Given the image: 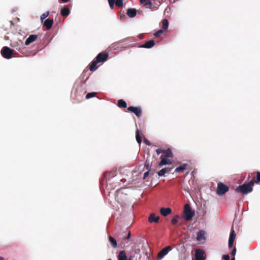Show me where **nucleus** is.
Here are the masks:
<instances>
[{
	"mask_svg": "<svg viewBox=\"0 0 260 260\" xmlns=\"http://www.w3.org/2000/svg\"><path fill=\"white\" fill-rule=\"evenodd\" d=\"M253 185V180H251L248 183L243 184L237 187L236 189V191L238 192L242 193L243 194H246L252 191L253 189L252 186Z\"/></svg>",
	"mask_w": 260,
	"mask_h": 260,
	"instance_id": "1",
	"label": "nucleus"
},
{
	"mask_svg": "<svg viewBox=\"0 0 260 260\" xmlns=\"http://www.w3.org/2000/svg\"><path fill=\"white\" fill-rule=\"evenodd\" d=\"M194 215V211L192 210L190 205L186 204L184 205L183 210V218L186 221H189L192 219Z\"/></svg>",
	"mask_w": 260,
	"mask_h": 260,
	"instance_id": "2",
	"label": "nucleus"
},
{
	"mask_svg": "<svg viewBox=\"0 0 260 260\" xmlns=\"http://www.w3.org/2000/svg\"><path fill=\"white\" fill-rule=\"evenodd\" d=\"M229 190V187L226 185L222 182H219L217 184V187L216 189V193L219 196L224 194L226 192Z\"/></svg>",
	"mask_w": 260,
	"mask_h": 260,
	"instance_id": "3",
	"label": "nucleus"
},
{
	"mask_svg": "<svg viewBox=\"0 0 260 260\" xmlns=\"http://www.w3.org/2000/svg\"><path fill=\"white\" fill-rule=\"evenodd\" d=\"M14 50L10 48L5 46L2 48L1 53L2 55L6 59H10L12 57Z\"/></svg>",
	"mask_w": 260,
	"mask_h": 260,
	"instance_id": "4",
	"label": "nucleus"
},
{
	"mask_svg": "<svg viewBox=\"0 0 260 260\" xmlns=\"http://www.w3.org/2000/svg\"><path fill=\"white\" fill-rule=\"evenodd\" d=\"M206 255L205 251L202 249H198L195 251V258L196 260H205Z\"/></svg>",
	"mask_w": 260,
	"mask_h": 260,
	"instance_id": "5",
	"label": "nucleus"
},
{
	"mask_svg": "<svg viewBox=\"0 0 260 260\" xmlns=\"http://www.w3.org/2000/svg\"><path fill=\"white\" fill-rule=\"evenodd\" d=\"M109 54L105 51L100 53L96 57V60L99 62H104L106 61L108 57Z\"/></svg>",
	"mask_w": 260,
	"mask_h": 260,
	"instance_id": "6",
	"label": "nucleus"
},
{
	"mask_svg": "<svg viewBox=\"0 0 260 260\" xmlns=\"http://www.w3.org/2000/svg\"><path fill=\"white\" fill-rule=\"evenodd\" d=\"M126 196L125 194L117 192L115 196V199L117 202L121 206L124 204Z\"/></svg>",
	"mask_w": 260,
	"mask_h": 260,
	"instance_id": "7",
	"label": "nucleus"
},
{
	"mask_svg": "<svg viewBox=\"0 0 260 260\" xmlns=\"http://www.w3.org/2000/svg\"><path fill=\"white\" fill-rule=\"evenodd\" d=\"M172 250L170 246H168L161 250L157 254V260L162 259L166 255L168 254L169 251Z\"/></svg>",
	"mask_w": 260,
	"mask_h": 260,
	"instance_id": "8",
	"label": "nucleus"
},
{
	"mask_svg": "<svg viewBox=\"0 0 260 260\" xmlns=\"http://www.w3.org/2000/svg\"><path fill=\"white\" fill-rule=\"evenodd\" d=\"M127 110L134 113L137 117H140L142 114V110L140 107L130 106L127 108Z\"/></svg>",
	"mask_w": 260,
	"mask_h": 260,
	"instance_id": "9",
	"label": "nucleus"
},
{
	"mask_svg": "<svg viewBox=\"0 0 260 260\" xmlns=\"http://www.w3.org/2000/svg\"><path fill=\"white\" fill-rule=\"evenodd\" d=\"M160 158H161V160L158 164L159 167H162L164 165H170L172 164L171 160L169 159V158L165 157L162 156H161Z\"/></svg>",
	"mask_w": 260,
	"mask_h": 260,
	"instance_id": "10",
	"label": "nucleus"
},
{
	"mask_svg": "<svg viewBox=\"0 0 260 260\" xmlns=\"http://www.w3.org/2000/svg\"><path fill=\"white\" fill-rule=\"evenodd\" d=\"M159 219L160 217L158 216H156L154 213H151L148 218V221L150 223H158L159 221Z\"/></svg>",
	"mask_w": 260,
	"mask_h": 260,
	"instance_id": "11",
	"label": "nucleus"
},
{
	"mask_svg": "<svg viewBox=\"0 0 260 260\" xmlns=\"http://www.w3.org/2000/svg\"><path fill=\"white\" fill-rule=\"evenodd\" d=\"M172 211V209L170 208H161L160 209V214L165 217L171 214Z\"/></svg>",
	"mask_w": 260,
	"mask_h": 260,
	"instance_id": "12",
	"label": "nucleus"
},
{
	"mask_svg": "<svg viewBox=\"0 0 260 260\" xmlns=\"http://www.w3.org/2000/svg\"><path fill=\"white\" fill-rule=\"evenodd\" d=\"M38 38V36L36 35H31L29 36V37L26 40L25 42V44L26 45H28L30 43L35 42Z\"/></svg>",
	"mask_w": 260,
	"mask_h": 260,
	"instance_id": "13",
	"label": "nucleus"
},
{
	"mask_svg": "<svg viewBox=\"0 0 260 260\" xmlns=\"http://www.w3.org/2000/svg\"><path fill=\"white\" fill-rule=\"evenodd\" d=\"M53 24V20L50 19H46L43 22L44 26L46 27L47 30L50 29L52 27Z\"/></svg>",
	"mask_w": 260,
	"mask_h": 260,
	"instance_id": "14",
	"label": "nucleus"
},
{
	"mask_svg": "<svg viewBox=\"0 0 260 260\" xmlns=\"http://www.w3.org/2000/svg\"><path fill=\"white\" fill-rule=\"evenodd\" d=\"M155 45V42L153 40H150L146 42L145 44L140 46L141 48H151Z\"/></svg>",
	"mask_w": 260,
	"mask_h": 260,
	"instance_id": "15",
	"label": "nucleus"
},
{
	"mask_svg": "<svg viewBox=\"0 0 260 260\" xmlns=\"http://www.w3.org/2000/svg\"><path fill=\"white\" fill-rule=\"evenodd\" d=\"M205 239V232L203 230H200L197 233V240L198 241H201Z\"/></svg>",
	"mask_w": 260,
	"mask_h": 260,
	"instance_id": "16",
	"label": "nucleus"
},
{
	"mask_svg": "<svg viewBox=\"0 0 260 260\" xmlns=\"http://www.w3.org/2000/svg\"><path fill=\"white\" fill-rule=\"evenodd\" d=\"M137 10L134 8H129L127 10V15L129 17L133 18L136 16Z\"/></svg>",
	"mask_w": 260,
	"mask_h": 260,
	"instance_id": "17",
	"label": "nucleus"
},
{
	"mask_svg": "<svg viewBox=\"0 0 260 260\" xmlns=\"http://www.w3.org/2000/svg\"><path fill=\"white\" fill-rule=\"evenodd\" d=\"M127 257L124 250L120 251L118 255V260H127Z\"/></svg>",
	"mask_w": 260,
	"mask_h": 260,
	"instance_id": "18",
	"label": "nucleus"
},
{
	"mask_svg": "<svg viewBox=\"0 0 260 260\" xmlns=\"http://www.w3.org/2000/svg\"><path fill=\"white\" fill-rule=\"evenodd\" d=\"M70 13V9L67 7H65L61 10V15L64 17H67Z\"/></svg>",
	"mask_w": 260,
	"mask_h": 260,
	"instance_id": "19",
	"label": "nucleus"
},
{
	"mask_svg": "<svg viewBox=\"0 0 260 260\" xmlns=\"http://www.w3.org/2000/svg\"><path fill=\"white\" fill-rule=\"evenodd\" d=\"M98 63L99 62L96 60L92 61L89 65V70L91 71H94L96 70L98 68V66H97Z\"/></svg>",
	"mask_w": 260,
	"mask_h": 260,
	"instance_id": "20",
	"label": "nucleus"
},
{
	"mask_svg": "<svg viewBox=\"0 0 260 260\" xmlns=\"http://www.w3.org/2000/svg\"><path fill=\"white\" fill-rule=\"evenodd\" d=\"M187 169V165L185 164H183L180 166L177 167L175 170V172L176 173H181L184 170H185Z\"/></svg>",
	"mask_w": 260,
	"mask_h": 260,
	"instance_id": "21",
	"label": "nucleus"
},
{
	"mask_svg": "<svg viewBox=\"0 0 260 260\" xmlns=\"http://www.w3.org/2000/svg\"><path fill=\"white\" fill-rule=\"evenodd\" d=\"M117 106L119 107V108H126L127 107V104L125 102V101H124L123 100H119L118 101V102H117Z\"/></svg>",
	"mask_w": 260,
	"mask_h": 260,
	"instance_id": "22",
	"label": "nucleus"
},
{
	"mask_svg": "<svg viewBox=\"0 0 260 260\" xmlns=\"http://www.w3.org/2000/svg\"><path fill=\"white\" fill-rule=\"evenodd\" d=\"M163 153L165 154V157L169 158L173 157V153L170 149L164 150Z\"/></svg>",
	"mask_w": 260,
	"mask_h": 260,
	"instance_id": "23",
	"label": "nucleus"
},
{
	"mask_svg": "<svg viewBox=\"0 0 260 260\" xmlns=\"http://www.w3.org/2000/svg\"><path fill=\"white\" fill-rule=\"evenodd\" d=\"M136 140H137V142L139 144H141L142 140H141V138L140 134V131L139 129H137V131H136Z\"/></svg>",
	"mask_w": 260,
	"mask_h": 260,
	"instance_id": "24",
	"label": "nucleus"
},
{
	"mask_svg": "<svg viewBox=\"0 0 260 260\" xmlns=\"http://www.w3.org/2000/svg\"><path fill=\"white\" fill-rule=\"evenodd\" d=\"M169 26V21L167 19H165L162 21V27L164 29L168 28Z\"/></svg>",
	"mask_w": 260,
	"mask_h": 260,
	"instance_id": "25",
	"label": "nucleus"
},
{
	"mask_svg": "<svg viewBox=\"0 0 260 260\" xmlns=\"http://www.w3.org/2000/svg\"><path fill=\"white\" fill-rule=\"evenodd\" d=\"M151 167L152 162H150L148 159H147L145 164V167L148 171H150Z\"/></svg>",
	"mask_w": 260,
	"mask_h": 260,
	"instance_id": "26",
	"label": "nucleus"
},
{
	"mask_svg": "<svg viewBox=\"0 0 260 260\" xmlns=\"http://www.w3.org/2000/svg\"><path fill=\"white\" fill-rule=\"evenodd\" d=\"M109 240L113 247H115L117 246L116 241L113 237L110 236L109 238Z\"/></svg>",
	"mask_w": 260,
	"mask_h": 260,
	"instance_id": "27",
	"label": "nucleus"
},
{
	"mask_svg": "<svg viewBox=\"0 0 260 260\" xmlns=\"http://www.w3.org/2000/svg\"><path fill=\"white\" fill-rule=\"evenodd\" d=\"M254 181V183H258L260 182V172H256V176L255 178H254V180H253Z\"/></svg>",
	"mask_w": 260,
	"mask_h": 260,
	"instance_id": "28",
	"label": "nucleus"
},
{
	"mask_svg": "<svg viewBox=\"0 0 260 260\" xmlns=\"http://www.w3.org/2000/svg\"><path fill=\"white\" fill-rule=\"evenodd\" d=\"M235 238H236L235 232L234 230H232L230 233L229 239L232 240H235Z\"/></svg>",
	"mask_w": 260,
	"mask_h": 260,
	"instance_id": "29",
	"label": "nucleus"
},
{
	"mask_svg": "<svg viewBox=\"0 0 260 260\" xmlns=\"http://www.w3.org/2000/svg\"><path fill=\"white\" fill-rule=\"evenodd\" d=\"M179 216L178 215L175 216L171 220V223L173 225H175L178 221Z\"/></svg>",
	"mask_w": 260,
	"mask_h": 260,
	"instance_id": "30",
	"label": "nucleus"
},
{
	"mask_svg": "<svg viewBox=\"0 0 260 260\" xmlns=\"http://www.w3.org/2000/svg\"><path fill=\"white\" fill-rule=\"evenodd\" d=\"M49 15V12H46L44 13H43L41 16V21L42 22H43V21L44 20L47 18Z\"/></svg>",
	"mask_w": 260,
	"mask_h": 260,
	"instance_id": "31",
	"label": "nucleus"
},
{
	"mask_svg": "<svg viewBox=\"0 0 260 260\" xmlns=\"http://www.w3.org/2000/svg\"><path fill=\"white\" fill-rule=\"evenodd\" d=\"M96 94V92H89L86 95V98L89 99L91 98L94 97Z\"/></svg>",
	"mask_w": 260,
	"mask_h": 260,
	"instance_id": "32",
	"label": "nucleus"
},
{
	"mask_svg": "<svg viewBox=\"0 0 260 260\" xmlns=\"http://www.w3.org/2000/svg\"><path fill=\"white\" fill-rule=\"evenodd\" d=\"M115 5L118 7H121L123 6V0H116Z\"/></svg>",
	"mask_w": 260,
	"mask_h": 260,
	"instance_id": "33",
	"label": "nucleus"
},
{
	"mask_svg": "<svg viewBox=\"0 0 260 260\" xmlns=\"http://www.w3.org/2000/svg\"><path fill=\"white\" fill-rule=\"evenodd\" d=\"M164 32V30L162 29H160L156 32L154 35L155 37L158 38Z\"/></svg>",
	"mask_w": 260,
	"mask_h": 260,
	"instance_id": "34",
	"label": "nucleus"
},
{
	"mask_svg": "<svg viewBox=\"0 0 260 260\" xmlns=\"http://www.w3.org/2000/svg\"><path fill=\"white\" fill-rule=\"evenodd\" d=\"M110 7L111 9L114 8V4H115V0H108Z\"/></svg>",
	"mask_w": 260,
	"mask_h": 260,
	"instance_id": "35",
	"label": "nucleus"
},
{
	"mask_svg": "<svg viewBox=\"0 0 260 260\" xmlns=\"http://www.w3.org/2000/svg\"><path fill=\"white\" fill-rule=\"evenodd\" d=\"M158 175L159 176H162L166 174L165 170L162 169L158 172Z\"/></svg>",
	"mask_w": 260,
	"mask_h": 260,
	"instance_id": "36",
	"label": "nucleus"
},
{
	"mask_svg": "<svg viewBox=\"0 0 260 260\" xmlns=\"http://www.w3.org/2000/svg\"><path fill=\"white\" fill-rule=\"evenodd\" d=\"M234 242V240L229 239L228 246H229V248H231L233 246Z\"/></svg>",
	"mask_w": 260,
	"mask_h": 260,
	"instance_id": "37",
	"label": "nucleus"
},
{
	"mask_svg": "<svg viewBox=\"0 0 260 260\" xmlns=\"http://www.w3.org/2000/svg\"><path fill=\"white\" fill-rule=\"evenodd\" d=\"M236 253V247H234V249H233L232 251L231 252V254L233 257H235Z\"/></svg>",
	"mask_w": 260,
	"mask_h": 260,
	"instance_id": "38",
	"label": "nucleus"
},
{
	"mask_svg": "<svg viewBox=\"0 0 260 260\" xmlns=\"http://www.w3.org/2000/svg\"><path fill=\"white\" fill-rule=\"evenodd\" d=\"M164 150H162L161 149H157L156 150V152L157 155H159L160 153H163Z\"/></svg>",
	"mask_w": 260,
	"mask_h": 260,
	"instance_id": "39",
	"label": "nucleus"
},
{
	"mask_svg": "<svg viewBox=\"0 0 260 260\" xmlns=\"http://www.w3.org/2000/svg\"><path fill=\"white\" fill-rule=\"evenodd\" d=\"M223 258L224 260H230V256H229V255H228V254L223 255Z\"/></svg>",
	"mask_w": 260,
	"mask_h": 260,
	"instance_id": "40",
	"label": "nucleus"
},
{
	"mask_svg": "<svg viewBox=\"0 0 260 260\" xmlns=\"http://www.w3.org/2000/svg\"><path fill=\"white\" fill-rule=\"evenodd\" d=\"M172 169H173L172 168H169V167L164 168V169L165 170L166 173H169Z\"/></svg>",
	"mask_w": 260,
	"mask_h": 260,
	"instance_id": "41",
	"label": "nucleus"
},
{
	"mask_svg": "<svg viewBox=\"0 0 260 260\" xmlns=\"http://www.w3.org/2000/svg\"><path fill=\"white\" fill-rule=\"evenodd\" d=\"M149 171H148L147 172H146L144 174V176H143V179H145L149 175Z\"/></svg>",
	"mask_w": 260,
	"mask_h": 260,
	"instance_id": "42",
	"label": "nucleus"
},
{
	"mask_svg": "<svg viewBox=\"0 0 260 260\" xmlns=\"http://www.w3.org/2000/svg\"><path fill=\"white\" fill-rule=\"evenodd\" d=\"M145 6H150L151 5V2L150 1H146L144 4Z\"/></svg>",
	"mask_w": 260,
	"mask_h": 260,
	"instance_id": "43",
	"label": "nucleus"
},
{
	"mask_svg": "<svg viewBox=\"0 0 260 260\" xmlns=\"http://www.w3.org/2000/svg\"><path fill=\"white\" fill-rule=\"evenodd\" d=\"M144 142L145 143V144L148 146H150L151 145V143L149 141H148V140L145 139H144Z\"/></svg>",
	"mask_w": 260,
	"mask_h": 260,
	"instance_id": "44",
	"label": "nucleus"
},
{
	"mask_svg": "<svg viewBox=\"0 0 260 260\" xmlns=\"http://www.w3.org/2000/svg\"><path fill=\"white\" fill-rule=\"evenodd\" d=\"M130 237H131V232H129L128 234H127V236L126 239H129L130 238Z\"/></svg>",
	"mask_w": 260,
	"mask_h": 260,
	"instance_id": "45",
	"label": "nucleus"
},
{
	"mask_svg": "<svg viewBox=\"0 0 260 260\" xmlns=\"http://www.w3.org/2000/svg\"><path fill=\"white\" fill-rule=\"evenodd\" d=\"M140 2L142 3V4H144L145 3V2L146 1V0H140Z\"/></svg>",
	"mask_w": 260,
	"mask_h": 260,
	"instance_id": "46",
	"label": "nucleus"
},
{
	"mask_svg": "<svg viewBox=\"0 0 260 260\" xmlns=\"http://www.w3.org/2000/svg\"><path fill=\"white\" fill-rule=\"evenodd\" d=\"M63 3H67L69 1V0H60Z\"/></svg>",
	"mask_w": 260,
	"mask_h": 260,
	"instance_id": "47",
	"label": "nucleus"
},
{
	"mask_svg": "<svg viewBox=\"0 0 260 260\" xmlns=\"http://www.w3.org/2000/svg\"><path fill=\"white\" fill-rule=\"evenodd\" d=\"M0 260H5V259L4 257L0 256Z\"/></svg>",
	"mask_w": 260,
	"mask_h": 260,
	"instance_id": "48",
	"label": "nucleus"
},
{
	"mask_svg": "<svg viewBox=\"0 0 260 260\" xmlns=\"http://www.w3.org/2000/svg\"><path fill=\"white\" fill-rule=\"evenodd\" d=\"M127 260H133V258H132V257L131 256V257H129L127 259Z\"/></svg>",
	"mask_w": 260,
	"mask_h": 260,
	"instance_id": "49",
	"label": "nucleus"
},
{
	"mask_svg": "<svg viewBox=\"0 0 260 260\" xmlns=\"http://www.w3.org/2000/svg\"><path fill=\"white\" fill-rule=\"evenodd\" d=\"M231 260H235V257H233V258H232V259H231Z\"/></svg>",
	"mask_w": 260,
	"mask_h": 260,
	"instance_id": "50",
	"label": "nucleus"
},
{
	"mask_svg": "<svg viewBox=\"0 0 260 260\" xmlns=\"http://www.w3.org/2000/svg\"><path fill=\"white\" fill-rule=\"evenodd\" d=\"M10 22H11V23L12 24H13V25L14 24H13V21H10Z\"/></svg>",
	"mask_w": 260,
	"mask_h": 260,
	"instance_id": "51",
	"label": "nucleus"
},
{
	"mask_svg": "<svg viewBox=\"0 0 260 260\" xmlns=\"http://www.w3.org/2000/svg\"><path fill=\"white\" fill-rule=\"evenodd\" d=\"M108 260H112V259H108Z\"/></svg>",
	"mask_w": 260,
	"mask_h": 260,
	"instance_id": "52",
	"label": "nucleus"
}]
</instances>
